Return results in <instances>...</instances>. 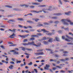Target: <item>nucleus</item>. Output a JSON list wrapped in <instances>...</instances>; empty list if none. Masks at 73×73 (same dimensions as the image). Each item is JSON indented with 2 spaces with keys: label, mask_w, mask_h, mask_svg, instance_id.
<instances>
[{
  "label": "nucleus",
  "mask_w": 73,
  "mask_h": 73,
  "mask_svg": "<svg viewBox=\"0 0 73 73\" xmlns=\"http://www.w3.org/2000/svg\"><path fill=\"white\" fill-rule=\"evenodd\" d=\"M37 1H38V2H41V1H42V0H37Z\"/></svg>",
  "instance_id": "nucleus-61"
},
{
  "label": "nucleus",
  "mask_w": 73,
  "mask_h": 73,
  "mask_svg": "<svg viewBox=\"0 0 73 73\" xmlns=\"http://www.w3.org/2000/svg\"><path fill=\"white\" fill-rule=\"evenodd\" d=\"M69 60V59L68 58H66L65 59V60L64 59H60V61H68Z\"/></svg>",
  "instance_id": "nucleus-11"
},
{
  "label": "nucleus",
  "mask_w": 73,
  "mask_h": 73,
  "mask_svg": "<svg viewBox=\"0 0 73 73\" xmlns=\"http://www.w3.org/2000/svg\"><path fill=\"white\" fill-rule=\"evenodd\" d=\"M37 35H33L31 36V37H38L39 36H41L42 35L41 33H37L36 34Z\"/></svg>",
  "instance_id": "nucleus-5"
},
{
  "label": "nucleus",
  "mask_w": 73,
  "mask_h": 73,
  "mask_svg": "<svg viewBox=\"0 0 73 73\" xmlns=\"http://www.w3.org/2000/svg\"><path fill=\"white\" fill-rule=\"evenodd\" d=\"M29 7L31 8H33L35 7V6H30Z\"/></svg>",
  "instance_id": "nucleus-40"
},
{
  "label": "nucleus",
  "mask_w": 73,
  "mask_h": 73,
  "mask_svg": "<svg viewBox=\"0 0 73 73\" xmlns=\"http://www.w3.org/2000/svg\"><path fill=\"white\" fill-rule=\"evenodd\" d=\"M66 36L67 38H68L67 39H65V40L66 41H68V42H70V41H73V38L71 37H69V36H68V35H66Z\"/></svg>",
  "instance_id": "nucleus-3"
},
{
  "label": "nucleus",
  "mask_w": 73,
  "mask_h": 73,
  "mask_svg": "<svg viewBox=\"0 0 73 73\" xmlns=\"http://www.w3.org/2000/svg\"><path fill=\"white\" fill-rule=\"evenodd\" d=\"M51 9H52V7H48V9H46V10L47 11H51Z\"/></svg>",
  "instance_id": "nucleus-19"
},
{
  "label": "nucleus",
  "mask_w": 73,
  "mask_h": 73,
  "mask_svg": "<svg viewBox=\"0 0 73 73\" xmlns=\"http://www.w3.org/2000/svg\"><path fill=\"white\" fill-rule=\"evenodd\" d=\"M13 68V66L12 65H10V66H9V68L10 69H12Z\"/></svg>",
  "instance_id": "nucleus-21"
},
{
  "label": "nucleus",
  "mask_w": 73,
  "mask_h": 73,
  "mask_svg": "<svg viewBox=\"0 0 73 73\" xmlns=\"http://www.w3.org/2000/svg\"><path fill=\"white\" fill-rule=\"evenodd\" d=\"M9 31H11V32H12L15 33L16 31V30L15 29H13L12 30L11 29H9Z\"/></svg>",
  "instance_id": "nucleus-20"
},
{
  "label": "nucleus",
  "mask_w": 73,
  "mask_h": 73,
  "mask_svg": "<svg viewBox=\"0 0 73 73\" xmlns=\"http://www.w3.org/2000/svg\"><path fill=\"white\" fill-rule=\"evenodd\" d=\"M58 32L59 33H62V31H58Z\"/></svg>",
  "instance_id": "nucleus-56"
},
{
  "label": "nucleus",
  "mask_w": 73,
  "mask_h": 73,
  "mask_svg": "<svg viewBox=\"0 0 73 73\" xmlns=\"http://www.w3.org/2000/svg\"><path fill=\"white\" fill-rule=\"evenodd\" d=\"M27 41V39H25L23 40V42H25Z\"/></svg>",
  "instance_id": "nucleus-38"
},
{
  "label": "nucleus",
  "mask_w": 73,
  "mask_h": 73,
  "mask_svg": "<svg viewBox=\"0 0 73 73\" xmlns=\"http://www.w3.org/2000/svg\"><path fill=\"white\" fill-rule=\"evenodd\" d=\"M16 36V35H15V34L14 33H13V34L12 35H11L9 37H10V38H14V37L13 36Z\"/></svg>",
  "instance_id": "nucleus-12"
},
{
  "label": "nucleus",
  "mask_w": 73,
  "mask_h": 73,
  "mask_svg": "<svg viewBox=\"0 0 73 73\" xmlns=\"http://www.w3.org/2000/svg\"><path fill=\"white\" fill-rule=\"evenodd\" d=\"M21 48H22V50H23V51H25V50H29V51H31L32 50V49L28 48H25V47H21Z\"/></svg>",
  "instance_id": "nucleus-6"
},
{
  "label": "nucleus",
  "mask_w": 73,
  "mask_h": 73,
  "mask_svg": "<svg viewBox=\"0 0 73 73\" xmlns=\"http://www.w3.org/2000/svg\"><path fill=\"white\" fill-rule=\"evenodd\" d=\"M63 1H65V2H69V1H67L66 0H63Z\"/></svg>",
  "instance_id": "nucleus-59"
},
{
  "label": "nucleus",
  "mask_w": 73,
  "mask_h": 73,
  "mask_svg": "<svg viewBox=\"0 0 73 73\" xmlns=\"http://www.w3.org/2000/svg\"><path fill=\"white\" fill-rule=\"evenodd\" d=\"M30 40H35V38L34 37L32 38H30Z\"/></svg>",
  "instance_id": "nucleus-41"
},
{
  "label": "nucleus",
  "mask_w": 73,
  "mask_h": 73,
  "mask_svg": "<svg viewBox=\"0 0 73 73\" xmlns=\"http://www.w3.org/2000/svg\"><path fill=\"white\" fill-rule=\"evenodd\" d=\"M53 15L55 16H61V15H62V14L60 13H56L54 14Z\"/></svg>",
  "instance_id": "nucleus-10"
},
{
  "label": "nucleus",
  "mask_w": 73,
  "mask_h": 73,
  "mask_svg": "<svg viewBox=\"0 0 73 73\" xmlns=\"http://www.w3.org/2000/svg\"><path fill=\"white\" fill-rule=\"evenodd\" d=\"M34 70H35V73H37V70L36 69H34Z\"/></svg>",
  "instance_id": "nucleus-42"
},
{
  "label": "nucleus",
  "mask_w": 73,
  "mask_h": 73,
  "mask_svg": "<svg viewBox=\"0 0 73 73\" xmlns=\"http://www.w3.org/2000/svg\"><path fill=\"white\" fill-rule=\"evenodd\" d=\"M38 45L36 44H35V42H29L28 43H22V45H23L24 46H26V45H34V46H35L36 47H39V46H40L41 44L40 43H37Z\"/></svg>",
  "instance_id": "nucleus-1"
},
{
  "label": "nucleus",
  "mask_w": 73,
  "mask_h": 73,
  "mask_svg": "<svg viewBox=\"0 0 73 73\" xmlns=\"http://www.w3.org/2000/svg\"><path fill=\"white\" fill-rule=\"evenodd\" d=\"M16 50H19V49L17 48H16L14 49V50H11L10 51V52H15Z\"/></svg>",
  "instance_id": "nucleus-13"
},
{
  "label": "nucleus",
  "mask_w": 73,
  "mask_h": 73,
  "mask_svg": "<svg viewBox=\"0 0 73 73\" xmlns=\"http://www.w3.org/2000/svg\"><path fill=\"white\" fill-rule=\"evenodd\" d=\"M37 27H42L43 26V25L42 24H38L37 25Z\"/></svg>",
  "instance_id": "nucleus-27"
},
{
  "label": "nucleus",
  "mask_w": 73,
  "mask_h": 73,
  "mask_svg": "<svg viewBox=\"0 0 73 73\" xmlns=\"http://www.w3.org/2000/svg\"><path fill=\"white\" fill-rule=\"evenodd\" d=\"M20 6H21V7H23L24 6H25V7H27V8H28V7H29V5H25V4L20 5Z\"/></svg>",
  "instance_id": "nucleus-9"
},
{
  "label": "nucleus",
  "mask_w": 73,
  "mask_h": 73,
  "mask_svg": "<svg viewBox=\"0 0 73 73\" xmlns=\"http://www.w3.org/2000/svg\"><path fill=\"white\" fill-rule=\"evenodd\" d=\"M52 19H57V17H52Z\"/></svg>",
  "instance_id": "nucleus-48"
},
{
  "label": "nucleus",
  "mask_w": 73,
  "mask_h": 73,
  "mask_svg": "<svg viewBox=\"0 0 73 73\" xmlns=\"http://www.w3.org/2000/svg\"><path fill=\"white\" fill-rule=\"evenodd\" d=\"M9 21H11V22H13L14 21V20H9Z\"/></svg>",
  "instance_id": "nucleus-49"
},
{
  "label": "nucleus",
  "mask_w": 73,
  "mask_h": 73,
  "mask_svg": "<svg viewBox=\"0 0 73 73\" xmlns=\"http://www.w3.org/2000/svg\"><path fill=\"white\" fill-rule=\"evenodd\" d=\"M18 26L19 27H20V28H23V26L22 25H18Z\"/></svg>",
  "instance_id": "nucleus-44"
},
{
  "label": "nucleus",
  "mask_w": 73,
  "mask_h": 73,
  "mask_svg": "<svg viewBox=\"0 0 73 73\" xmlns=\"http://www.w3.org/2000/svg\"><path fill=\"white\" fill-rule=\"evenodd\" d=\"M41 57H42L41 56H39L37 57L36 58H37L38 59V58H41Z\"/></svg>",
  "instance_id": "nucleus-54"
},
{
  "label": "nucleus",
  "mask_w": 73,
  "mask_h": 73,
  "mask_svg": "<svg viewBox=\"0 0 73 73\" xmlns=\"http://www.w3.org/2000/svg\"><path fill=\"white\" fill-rule=\"evenodd\" d=\"M47 38L49 39L48 40V42H52V40H53V38Z\"/></svg>",
  "instance_id": "nucleus-18"
},
{
  "label": "nucleus",
  "mask_w": 73,
  "mask_h": 73,
  "mask_svg": "<svg viewBox=\"0 0 73 73\" xmlns=\"http://www.w3.org/2000/svg\"><path fill=\"white\" fill-rule=\"evenodd\" d=\"M23 27L25 29H27V28H32V27L31 26H28L27 27H26V26H24Z\"/></svg>",
  "instance_id": "nucleus-14"
},
{
  "label": "nucleus",
  "mask_w": 73,
  "mask_h": 73,
  "mask_svg": "<svg viewBox=\"0 0 73 73\" xmlns=\"http://www.w3.org/2000/svg\"><path fill=\"white\" fill-rule=\"evenodd\" d=\"M29 65H32V62H30L28 64Z\"/></svg>",
  "instance_id": "nucleus-34"
},
{
  "label": "nucleus",
  "mask_w": 73,
  "mask_h": 73,
  "mask_svg": "<svg viewBox=\"0 0 73 73\" xmlns=\"http://www.w3.org/2000/svg\"><path fill=\"white\" fill-rule=\"evenodd\" d=\"M54 23H55V24H58V23H59V22L58 21H55L54 22Z\"/></svg>",
  "instance_id": "nucleus-47"
},
{
  "label": "nucleus",
  "mask_w": 73,
  "mask_h": 73,
  "mask_svg": "<svg viewBox=\"0 0 73 73\" xmlns=\"http://www.w3.org/2000/svg\"><path fill=\"white\" fill-rule=\"evenodd\" d=\"M42 50H43L42 49L38 50H36V51L37 52H41V51H42Z\"/></svg>",
  "instance_id": "nucleus-35"
},
{
  "label": "nucleus",
  "mask_w": 73,
  "mask_h": 73,
  "mask_svg": "<svg viewBox=\"0 0 73 73\" xmlns=\"http://www.w3.org/2000/svg\"><path fill=\"white\" fill-rule=\"evenodd\" d=\"M56 67L58 68L59 69H61L62 68V67L59 66H56Z\"/></svg>",
  "instance_id": "nucleus-36"
},
{
  "label": "nucleus",
  "mask_w": 73,
  "mask_h": 73,
  "mask_svg": "<svg viewBox=\"0 0 73 73\" xmlns=\"http://www.w3.org/2000/svg\"><path fill=\"white\" fill-rule=\"evenodd\" d=\"M17 20H20V21H23V20H24V19H23L20 18H18Z\"/></svg>",
  "instance_id": "nucleus-26"
},
{
  "label": "nucleus",
  "mask_w": 73,
  "mask_h": 73,
  "mask_svg": "<svg viewBox=\"0 0 73 73\" xmlns=\"http://www.w3.org/2000/svg\"><path fill=\"white\" fill-rule=\"evenodd\" d=\"M56 40L57 41H59L60 40H59V39L57 37H56Z\"/></svg>",
  "instance_id": "nucleus-32"
},
{
  "label": "nucleus",
  "mask_w": 73,
  "mask_h": 73,
  "mask_svg": "<svg viewBox=\"0 0 73 73\" xmlns=\"http://www.w3.org/2000/svg\"><path fill=\"white\" fill-rule=\"evenodd\" d=\"M60 72H62V73H65V71H63V70H61L60 71Z\"/></svg>",
  "instance_id": "nucleus-55"
},
{
  "label": "nucleus",
  "mask_w": 73,
  "mask_h": 73,
  "mask_svg": "<svg viewBox=\"0 0 73 73\" xmlns=\"http://www.w3.org/2000/svg\"><path fill=\"white\" fill-rule=\"evenodd\" d=\"M40 62H45V60H42L40 61Z\"/></svg>",
  "instance_id": "nucleus-58"
},
{
  "label": "nucleus",
  "mask_w": 73,
  "mask_h": 73,
  "mask_svg": "<svg viewBox=\"0 0 73 73\" xmlns=\"http://www.w3.org/2000/svg\"><path fill=\"white\" fill-rule=\"evenodd\" d=\"M6 7H7V8H11L12 6L9 5H6L5 6Z\"/></svg>",
  "instance_id": "nucleus-30"
},
{
  "label": "nucleus",
  "mask_w": 73,
  "mask_h": 73,
  "mask_svg": "<svg viewBox=\"0 0 73 73\" xmlns=\"http://www.w3.org/2000/svg\"><path fill=\"white\" fill-rule=\"evenodd\" d=\"M54 61V62H56V61H57V60H53L52 59H51L50 60V61H51H51Z\"/></svg>",
  "instance_id": "nucleus-31"
},
{
  "label": "nucleus",
  "mask_w": 73,
  "mask_h": 73,
  "mask_svg": "<svg viewBox=\"0 0 73 73\" xmlns=\"http://www.w3.org/2000/svg\"><path fill=\"white\" fill-rule=\"evenodd\" d=\"M0 29L1 31H4V29H3L1 28Z\"/></svg>",
  "instance_id": "nucleus-64"
},
{
  "label": "nucleus",
  "mask_w": 73,
  "mask_h": 73,
  "mask_svg": "<svg viewBox=\"0 0 73 73\" xmlns=\"http://www.w3.org/2000/svg\"><path fill=\"white\" fill-rule=\"evenodd\" d=\"M41 31H43V32H46V30L45 29H41Z\"/></svg>",
  "instance_id": "nucleus-33"
},
{
  "label": "nucleus",
  "mask_w": 73,
  "mask_h": 73,
  "mask_svg": "<svg viewBox=\"0 0 73 73\" xmlns=\"http://www.w3.org/2000/svg\"><path fill=\"white\" fill-rule=\"evenodd\" d=\"M46 5H40L38 6V7H45Z\"/></svg>",
  "instance_id": "nucleus-24"
},
{
  "label": "nucleus",
  "mask_w": 73,
  "mask_h": 73,
  "mask_svg": "<svg viewBox=\"0 0 73 73\" xmlns=\"http://www.w3.org/2000/svg\"><path fill=\"white\" fill-rule=\"evenodd\" d=\"M35 21H36V22H37L38 20H39V19H35Z\"/></svg>",
  "instance_id": "nucleus-37"
},
{
  "label": "nucleus",
  "mask_w": 73,
  "mask_h": 73,
  "mask_svg": "<svg viewBox=\"0 0 73 73\" xmlns=\"http://www.w3.org/2000/svg\"><path fill=\"white\" fill-rule=\"evenodd\" d=\"M13 54H15V55L19 54V52L14 51Z\"/></svg>",
  "instance_id": "nucleus-23"
},
{
  "label": "nucleus",
  "mask_w": 73,
  "mask_h": 73,
  "mask_svg": "<svg viewBox=\"0 0 73 73\" xmlns=\"http://www.w3.org/2000/svg\"><path fill=\"white\" fill-rule=\"evenodd\" d=\"M16 44H13L12 45H9V46H16Z\"/></svg>",
  "instance_id": "nucleus-45"
},
{
  "label": "nucleus",
  "mask_w": 73,
  "mask_h": 73,
  "mask_svg": "<svg viewBox=\"0 0 73 73\" xmlns=\"http://www.w3.org/2000/svg\"><path fill=\"white\" fill-rule=\"evenodd\" d=\"M1 27H2V28H5V26L4 25H1Z\"/></svg>",
  "instance_id": "nucleus-57"
},
{
  "label": "nucleus",
  "mask_w": 73,
  "mask_h": 73,
  "mask_svg": "<svg viewBox=\"0 0 73 73\" xmlns=\"http://www.w3.org/2000/svg\"><path fill=\"white\" fill-rule=\"evenodd\" d=\"M1 47L2 48H3L4 49H5V48H4V46H1Z\"/></svg>",
  "instance_id": "nucleus-51"
},
{
  "label": "nucleus",
  "mask_w": 73,
  "mask_h": 73,
  "mask_svg": "<svg viewBox=\"0 0 73 73\" xmlns=\"http://www.w3.org/2000/svg\"><path fill=\"white\" fill-rule=\"evenodd\" d=\"M21 60H17L16 61L17 64H19V63H21Z\"/></svg>",
  "instance_id": "nucleus-28"
},
{
  "label": "nucleus",
  "mask_w": 73,
  "mask_h": 73,
  "mask_svg": "<svg viewBox=\"0 0 73 73\" xmlns=\"http://www.w3.org/2000/svg\"><path fill=\"white\" fill-rule=\"evenodd\" d=\"M8 44H13V43L11 42H8Z\"/></svg>",
  "instance_id": "nucleus-50"
},
{
  "label": "nucleus",
  "mask_w": 73,
  "mask_h": 73,
  "mask_svg": "<svg viewBox=\"0 0 73 73\" xmlns=\"http://www.w3.org/2000/svg\"><path fill=\"white\" fill-rule=\"evenodd\" d=\"M70 13H71V12L69 11L67 13H65V14L66 15H70Z\"/></svg>",
  "instance_id": "nucleus-22"
},
{
  "label": "nucleus",
  "mask_w": 73,
  "mask_h": 73,
  "mask_svg": "<svg viewBox=\"0 0 73 73\" xmlns=\"http://www.w3.org/2000/svg\"><path fill=\"white\" fill-rule=\"evenodd\" d=\"M29 34H27V35H19V36H20L21 37H22V38H25V37H28Z\"/></svg>",
  "instance_id": "nucleus-8"
},
{
  "label": "nucleus",
  "mask_w": 73,
  "mask_h": 73,
  "mask_svg": "<svg viewBox=\"0 0 73 73\" xmlns=\"http://www.w3.org/2000/svg\"><path fill=\"white\" fill-rule=\"evenodd\" d=\"M37 32L40 33V32H41V31H40V29H39L37 30Z\"/></svg>",
  "instance_id": "nucleus-60"
},
{
  "label": "nucleus",
  "mask_w": 73,
  "mask_h": 73,
  "mask_svg": "<svg viewBox=\"0 0 73 73\" xmlns=\"http://www.w3.org/2000/svg\"><path fill=\"white\" fill-rule=\"evenodd\" d=\"M62 39H63V40H64V39H65V38L64 36H62Z\"/></svg>",
  "instance_id": "nucleus-53"
},
{
  "label": "nucleus",
  "mask_w": 73,
  "mask_h": 73,
  "mask_svg": "<svg viewBox=\"0 0 73 73\" xmlns=\"http://www.w3.org/2000/svg\"><path fill=\"white\" fill-rule=\"evenodd\" d=\"M46 9H43L42 11V10H40L38 11H36L35 10H33L31 12H35V13H40V12H42V11H43V12L44 13H46Z\"/></svg>",
  "instance_id": "nucleus-4"
},
{
  "label": "nucleus",
  "mask_w": 73,
  "mask_h": 73,
  "mask_svg": "<svg viewBox=\"0 0 73 73\" xmlns=\"http://www.w3.org/2000/svg\"><path fill=\"white\" fill-rule=\"evenodd\" d=\"M30 31L31 32H33L34 31H35V30L33 29H31Z\"/></svg>",
  "instance_id": "nucleus-52"
},
{
  "label": "nucleus",
  "mask_w": 73,
  "mask_h": 73,
  "mask_svg": "<svg viewBox=\"0 0 73 73\" xmlns=\"http://www.w3.org/2000/svg\"><path fill=\"white\" fill-rule=\"evenodd\" d=\"M27 23H30V24H32V23H33V22L31 21H27Z\"/></svg>",
  "instance_id": "nucleus-25"
},
{
  "label": "nucleus",
  "mask_w": 73,
  "mask_h": 73,
  "mask_svg": "<svg viewBox=\"0 0 73 73\" xmlns=\"http://www.w3.org/2000/svg\"><path fill=\"white\" fill-rule=\"evenodd\" d=\"M35 54L36 56H39L40 55H42L44 54V52H36L35 53Z\"/></svg>",
  "instance_id": "nucleus-7"
},
{
  "label": "nucleus",
  "mask_w": 73,
  "mask_h": 73,
  "mask_svg": "<svg viewBox=\"0 0 73 73\" xmlns=\"http://www.w3.org/2000/svg\"><path fill=\"white\" fill-rule=\"evenodd\" d=\"M41 18H43L44 17V15H40V16Z\"/></svg>",
  "instance_id": "nucleus-63"
},
{
  "label": "nucleus",
  "mask_w": 73,
  "mask_h": 73,
  "mask_svg": "<svg viewBox=\"0 0 73 73\" xmlns=\"http://www.w3.org/2000/svg\"><path fill=\"white\" fill-rule=\"evenodd\" d=\"M46 40V37H44L42 38V39H39L38 40L39 41H41L42 40Z\"/></svg>",
  "instance_id": "nucleus-15"
},
{
  "label": "nucleus",
  "mask_w": 73,
  "mask_h": 73,
  "mask_svg": "<svg viewBox=\"0 0 73 73\" xmlns=\"http://www.w3.org/2000/svg\"><path fill=\"white\" fill-rule=\"evenodd\" d=\"M10 64H15V62L13 61H11L10 62Z\"/></svg>",
  "instance_id": "nucleus-39"
},
{
  "label": "nucleus",
  "mask_w": 73,
  "mask_h": 73,
  "mask_svg": "<svg viewBox=\"0 0 73 73\" xmlns=\"http://www.w3.org/2000/svg\"><path fill=\"white\" fill-rule=\"evenodd\" d=\"M65 31H69V29L68 28H64Z\"/></svg>",
  "instance_id": "nucleus-43"
},
{
  "label": "nucleus",
  "mask_w": 73,
  "mask_h": 73,
  "mask_svg": "<svg viewBox=\"0 0 73 73\" xmlns=\"http://www.w3.org/2000/svg\"><path fill=\"white\" fill-rule=\"evenodd\" d=\"M61 21L64 24L68 25H69V24L68 23H66V22L67 21V22H69V23H70V25H73V22H71V21L68 19H62L61 20Z\"/></svg>",
  "instance_id": "nucleus-2"
},
{
  "label": "nucleus",
  "mask_w": 73,
  "mask_h": 73,
  "mask_svg": "<svg viewBox=\"0 0 73 73\" xmlns=\"http://www.w3.org/2000/svg\"><path fill=\"white\" fill-rule=\"evenodd\" d=\"M11 60L12 61H15V59L13 58H12Z\"/></svg>",
  "instance_id": "nucleus-46"
},
{
  "label": "nucleus",
  "mask_w": 73,
  "mask_h": 73,
  "mask_svg": "<svg viewBox=\"0 0 73 73\" xmlns=\"http://www.w3.org/2000/svg\"><path fill=\"white\" fill-rule=\"evenodd\" d=\"M63 53H68V52L67 51H64Z\"/></svg>",
  "instance_id": "nucleus-62"
},
{
  "label": "nucleus",
  "mask_w": 73,
  "mask_h": 73,
  "mask_svg": "<svg viewBox=\"0 0 73 73\" xmlns=\"http://www.w3.org/2000/svg\"><path fill=\"white\" fill-rule=\"evenodd\" d=\"M50 67V66L49 65L47 64H46V69L47 70H48L49 69V68Z\"/></svg>",
  "instance_id": "nucleus-16"
},
{
  "label": "nucleus",
  "mask_w": 73,
  "mask_h": 73,
  "mask_svg": "<svg viewBox=\"0 0 73 73\" xmlns=\"http://www.w3.org/2000/svg\"><path fill=\"white\" fill-rule=\"evenodd\" d=\"M46 35H53V33H49L47 34L46 33Z\"/></svg>",
  "instance_id": "nucleus-29"
},
{
  "label": "nucleus",
  "mask_w": 73,
  "mask_h": 73,
  "mask_svg": "<svg viewBox=\"0 0 73 73\" xmlns=\"http://www.w3.org/2000/svg\"><path fill=\"white\" fill-rule=\"evenodd\" d=\"M32 4L33 5H40V3H32Z\"/></svg>",
  "instance_id": "nucleus-17"
}]
</instances>
